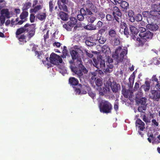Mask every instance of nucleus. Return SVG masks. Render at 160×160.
Masks as SVG:
<instances>
[{
    "label": "nucleus",
    "mask_w": 160,
    "mask_h": 160,
    "mask_svg": "<svg viewBox=\"0 0 160 160\" xmlns=\"http://www.w3.org/2000/svg\"><path fill=\"white\" fill-rule=\"evenodd\" d=\"M86 5L87 6L86 8H88L89 9H91L93 12H95L96 7L95 6L93 3L90 0H87L86 1Z\"/></svg>",
    "instance_id": "25"
},
{
    "label": "nucleus",
    "mask_w": 160,
    "mask_h": 160,
    "mask_svg": "<svg viewBox=\"0 0 160 160\" xmlns=\"http://www.w3.org/2000/svg\"><path fill=\"white\" fill-rule=\"evenodd\" d=\"M122 15H120L119 16H113V22L115 24H120L122 21Z\"/></svg>",
    "instance_id": "33"
},
{
    "label": "nucleus",
    "mask_w": 160,
    "mask_h": 160,
    "mask_svg": "<svg viewBox=\"0 0 160 160\" xmlns=\"http://www.w3.org/2000/svg\"><path fill=\"white\" fill-rule=\"evenodd\" d=\"M15 25H21L22 24V23L24 22V21H23V20H20V19L19 18H16L15 20Z\"/></svg>",
    "instance_id": "48"
},
{
    "label": "nucleus",
    "mask_w": 160,
    "mask_h": 160,
    "mask_svg": "<svg viewBox=\"0 0 160 160\" xmlns=\"http://www.w3.org/2000/svg\"><path fill=\"white\" fill-rule=\"evenodd\" d=\"M153 36V33L150 32L148 30L144 33V34L141 33L140 37H142L146 38L147 40H150L152 39Z\"/></svg>",
    "instance_id": "14"
},
{
    "label": "nucleus",
    "mask_w": 160,
    "mask_h": 160,
    "mask_svg": "<svg viewBox=\"0 0 160 160\" xmlns=\"http://www.w3.org/2000/svg\"><path fill=\"white\" fill-rule=\"evenodd\" d=\"M151 20V17H148L147 18V20L148 24L146 25V27L147 30L154 32L158 30L159 28L158 26L155 23H152L150 21Z\"/></svg>",
    "instance_id": "11"
},
{
    "label": "nucleus",
    "mask_w": 160,
    "mask_h": 160,
    "mask_svg": "<svg viewBox=\"0 0 160 160\" xmlns=\"http://www.w3.org/2000/svg\"><path fill=\"white\" fill-rule=\"evenodd\" d=\"M147 108V105L146 104H142L139 106L138 108V110L139 112H143V111H145Z\"/></svg>",
    "instance_id": "43"
},
{
    "label": "nucleus",
    "mask_w": 160,
    "mask_h": 160,
    "mask_svg": "<svg viewBox=\"0 0 160 160\" xmlns=\"http://www.w3.org/2000/svg\"><path fill=\"white\" fill-rule=\"evenodd\" d=\"M97 38H95L96 40V42L98 41L100 44H104L106 41V39L102 36L99 37L98 34H97Z\"/></svg>",
    "instance_id": "36"
},
{
    "label": "nucleus",
    "mask_w": 160,
    "mask_h": 160,
    "mask_svg": "<svg viewBox=\"0 0 160 160\" xmlns=\"http://www.w3.org/2000/svg\"><path fill=\"white\" fill-rule=\"evenodd\" d=\"M142 14L144 17H147L149 15H150V11H146L142 12Z\"/></svg>",
    "instance_id": "64"
},
{
    "label": "nucleus",
    "mask_w": 160,
    "mask_h": 160,
    "mask_svg": "<svg viewBox=\"0 0 160 160\" xmlns=\"http://www.w3.org/2000/svg\"><path fill=\"white\" fill-rule=\"evenodd\" d=\"M151 124L152 126L156 127L158 126L159 125L158 122L155 119L152 120Z\"/></svg>",
    "instance_id": "53"
},
{
    "label": "nucleus",
    "mask_w": 160,
    "mask_h": 160,
    "mask_svg": "<svg viewBox=\"0 0 160 160\" xmlns=\"http://www.w3.org/2000/svg\"><path fill=\"white\" fill-rule=\"evenodd\" d=\"M43 5L42 4H39L33 7V8L31 9L30 12L31 13H36L39 12L43 8Z\"/></svg>",
    "instance_id": "19"
},
{
    "label": "nucleus",
    "mask_w": 160,
    "mask_h": 160,
    "mask_svg": "<svg viewBox=\"0 0 160 160\" xmlns=\"http://www.w3.org/2000/svg\"><path fill=\"white\" fill-rule=\"evenodd\" d=\"M79 49L73 50L70 52V54L72 57V59L73 60H77L78 58L79 54Z\"/></svg>",
    "instance_id": "24"
},
{
    "label": "nucleus",
    "mask_w": 160,
    "mask_h": 160,
    "mask_svg": "<svg viewBox=\"0 0 160 160\" xmlns=\"http://www.w3.org/2000/svg\"><path fill=\"white\" fill-rule=\"evenodd\" d=\"M140 38L138 37L136 38V40L138 42V45L139 46H142L144 45H148V40L144 38L140 37Z\"/></svg>",
    "instance_id": "17"
},
{
    "label": "nucleus",
    "mask_w": 160,
    "mask_h": 160,
    "mask_svg": "<svg viewBox=\"0 0 160 160\" xmlns=\"http://www.w3.org/2000/svg\"><path fill=\"white\" fill-rule=\"evenodd\" d=\"M1 14L2 15H4V16L8 18H9L10 17V12L8 9L7 8L2 9L1 11Z\"/></svg>",
    "instance_id": "30"
},
{
    "label": "nucleus",
    "mask_w": 160,
    "mask_h": 160,
    "mask_svg": "<svg viewBox=\"0 0 160 160\" xmlns=\"http://www.w3.org/2000/svg\"><path fill=\"white\" fill-rule=\"evenodd\" d=\"M136 125L137 126L138 125H139L138 126V128H139V130L141 131H143L145 127V124L140 119H137L136 121Z\"/></svg>",
    "instance_id": "21"
},
{
    "label": "nucleus",
    "mask_w": 160,
    "mask_h": 160,
    "mask_svg": "<svg viewBox=\"0 0 160 160\" xmlns=\"http://www.w3.org/2000/svg\"><path fill=\"white\" fill-rule=\"evenodd\" d=\"M80 13L85 16L87 15H91L93 14L90 9L86 7L81 8L80 10Z\"/></svg>",
    "instance_id": "15"
},
{
    "label": "nucleus",
    "mask_w": 160,
    "mask_h": 160,
    "mask_svg": "<svg viewBox=\"0 0 160 160\" xmlns=\"http://www.w3.org/2000/svg\"><path fill=\"white\" fill-rule=\"evenodd\" d=\"M34 52L35 55L37 56V58L40 59L41 58H40V56L42 55L41 52H39L36 50H35Z\"/></svg>",
    "instance_id": "63"
},
{
    "label": "nucleus",
    "mask_w": 160,
    "mask_h": 160,
    "mask_svg": "<svg viewBox=\"0 0 160 160\" xmlns=\"http://www.w3.org/2000/svg\"><path fill=\"white\" fill-rule=\"evenodd\" d=\"M150 98L154 101L158 102L160 99V91L155 90H151L149 94Z\"/></svg>",
    "instance_id": "9"
},
{
    "label": "nucleus",
    "mask_w": 160,
    "mask_h": 160,
    "mask_svg": "<svg viewBox=\"0 0 160 160\" xmlns=\"http://www.w3.org/2000/svg\"><path fill=\"white\" fill-rule=\"evenodd\" d=\"M108 34L109 38H115L117 35L116 31L115 29L111 28L109 30Z\"/></svg>",
    "instance_id": "28"
},
{
    "label": "nucleus",
    "mask_w": 160,
    "mask_h": 160,
    "mask_svg": "<svg viewBox=\"0 0 160 160\" xmlns=\"http://www.w3.org/2000/svg\"><path fill=\"white\" fill-rule=\"evenodd\" d=\"M89 95L92 99H94V98L96 96V94L91 91V90L88 91Z\"/></svg>",
    "instance_id": "59"
},
{
    "label": "nucleus",
    "mask_w": 160,
    "mask_h": 160,
    "mask_svg": "<svg viewBox=\"0 0 160 160\" xmlns=\"http://www.w3.org/2000/svg\"><path fill=\"white\" fill-rule=\"evenodd\" d=\"M68 2V0H58L57 4L60 11L68 12V11L67 5Z\"/></svg>",
    "instance_id": "10"
},
{
    "label": "nucleus",
    "mask_w": 160,
    "mask_h": 160,
    "mask_svg": "<svg viewBox=\"0 0 160 160\" xmlns=\"http://www.w3.org/2000/svg\"><path fill=\"white\" fill-rule=\"evenodd\" d=\"M141 88L143 89L145 92H148L150 88V83L149 81H146L144 84L141 86Z\"/></svg>",
    "instance_id": "27"
},
{
    "label": "nucleus",
    "mask_w": 160,
    "mask_h": 160,
    "mask_svg": "<svg viewBox=\"0 0 160 160\" xmlns=\"http://www.w3.org/2000/svg\"><path fill=\"white\" fill-rule=\"evenodd\" d=\"M129 29L131 32V34L137 35L138 33V30L134 26L130 25L129 26Z\"/></svg>",
    "instance_id": "39"
},
{
    "label": "nucleus",
    "mask_w": 160,
    "mask_h": 160,
    "mask_svg": "<svg viewBox=\"0 0 160 160\" xmlns=\"http://www.w3.org/2000/svg\"><path fill=\"white\" fill-rule=\"evenodd\" d=\"M120 23V27L122 29H124L125 28L128 27L126 23L124 22H122V21Z\"/></svg>",
    "instance_id": "57"
},
{
    "label": "nucleus",
    "mask_w": 160,
    "mask_h": 160,
    "mask_svg": "<svg viewBox=\"0 0 160 160\" xmlns=\"http://www.w3.org/2000/svg\"><path fill=\"white\" fill-rule=\"evenodd\" d=\"M100 69H101L102 70H100L99 71V73L100 74L102 73L103 72L102 70H103L104 72L106 69V65L105 61L103 60L102 59L101 60V62H100V65H99Z\"/></svg>",
    "instance_id": "34"
},
{
    "label": "nucleus",
    "mask_w": 160,
    "mask_h": 160,
    "mask_svg": "<svg viewBox=\"0 0 160 160\" xmlns=\"http://www.w3.org/2000/svg\"><path fill=\"white\" fill-rule=\"evenodd\" d=\"M28 12L25 11H23L21 14L20 17L21 20H23L24 22L27 20V17L28 16Z\"/></svg>",
    "instance_id": "32"
},
{
    "label": "nucleus",
    "mask_w": 160,
    "mask_h": 160,
    "mask_svg": "<svg viewBox=\"0 0 160 160\" xmlns=\"http://www.w3.org/2000/svg\"><path fill=\"white\" fill-rule=\"evenodd\" d=\"M96 39L93 38L92 36L89 39L85 41L86 44L88 46L91 47L96 45Z\"/></svg>",
    "instance_id": "18"
},
{
    "label": "nucleus",
    "mask_w": 160,
    "mask_h": 160,
    "mask_svg": "<svg viewBox=\"0 0 160 160\" xmlns=\"http://www.w3.org/2000/svg\"><path fill=\"white\" fill-rule=\"evenodd\" d=\"M102 51L103 53L108 54L110 52V49L109 46L107 45H104L102 48Z\"/></svg>",
    "instance_id": "40"
},
{
    "label": "nucleus",
    "mask_w": 160,
    "mask_h": 160,
    "mask_svg": "<svg viewBox=\"0 0 160 160\" xmlns=\"http://www.w3.org/2000/svg\"><path fill=\"white\" fill-rule=\"evenodd\" d=\"M122 94L123 95L124 97L125 98H132L133 92L130 90L126 89L125 88L122 87Z\"/></svg>",
    "instance_id": "12"
},
{
    "label": "nucleus",
    "mask_w": 160,
    "mask_h": 160,
    "mask_svg": "<svg viewBox=\"0 0 160 160\" xmlns=\"http://www.w3.org/2000/svg\"><path fill=\"white\" fill-rule=\"evenodd\" d=\"M84 15H83L82 14H79L77 16V18L80 21H82L84 19Z\"/></svg>",
    "instance_id": "52"
},
{
    "label": "nucleus",
    "mask_w": 160,
    "mask_h": 160,
    "mask_svg": "<svg viewBox=\"0 0 160 160\" xmlns=\"http://www.w3.org/2000/svg\"><path fill=\"white\" fill-rule=\"evenodd\" d=\"M50 62L55 65H58L59 63H62L63 61L62 58L58 55L52 53L49 58Z\"/></svg>",
    "instance_id": "7"
},
{
    "label": "nucleus",
    "mask_w": 160,
    "mask_h": 160,
    "mask_svg": "<svg viewBox=\"0 0 160 160\" xmlns=\"http://www.w3.org/2000/svg\"><path fill=\"white\" fill-rule=\"evenodd\" d=\"M77 22V20L75 18L71 17L70 18L69 20L66 23L63 25V27L67 31H71Z\"/></svg>",
    "instance_id": "8"
},
{
    "label": "nucleus",
    "mask_w": 160,
    "mask_h": 160,
    "mask_svg": "<svg viewBox=\"0 0 160 160\" xmlns=\"http://www.w3.org/2000/svg\"><path fill=\"white\" fill-rule=\"evenodd\" d=\"M74 60L72 59L69 61L70 64V68L71 71L78 75L80 80L81 81V79L83 78H84L82 72L86 74L87 73L88 71L81 63L82 61L81 60L79 61L80 63L79 64L78 67H74V66H75L74 62Z\"/></svg>",
    "instance_id": "2"
},
{
    "label": "nucleus",
    "mask_w": 160,
    "mask_h": 160,
    "mask_svg": "<svg viewBox=\"0 0 160 160\" xmlns=\"http://www.w3.org/2000/svg\"><path fill=\"white\" fill-rule=\"evenodd\" d=\"M66 12L61 11L58 13V16L63 21H67L69 18V16Z\"/></svg>",
    "instance_id": "13"
},
{
    "label": "nucleus",
    "mask_w": 160,
    "mask_h": 160,
    "mask_svg": "<svg viewBox=\"0 0 160 160\" xmlns=\"http://www.w3.org/2000/svg\"><path fill=\"white\" fill-rule=\"evenodd\" d=\"M106 68V67L105 70L104 71V72L106 73H110L112 71V69L113 67V64L112 63H109L107 62Z\"/></svg>",
    "instance_id": "26"
},
{
    "label": "nucleus",
    "mask_w": 160,
    "mask_h": 160,
    "mask_svg": "<svg viewBox=\"0 0 160 160\" xmlns=\"http://www.w3.org/2000/svg\"><path fill=\"white\" fill-rule=\"evenodd\" d=\"M106 18L107 20L108 21H112L113 22V17L110 14H107L106 16Z\"/></svg>",
    "instance_id": "55"
},
{
    "label": "nucleus",
    "mask_w": 160,
    "mask_h": 160,
    "mask_svg": "<svg viewBox=\"0 0 160 160\" xmlns=\"http://www.w3.org/2000/svg\"><path fill=\"white\" fill-rule=\"evenodd\" d=\"M114 44L115 46H118L120 43L119 37L115 38L114 40Z\"/></svg>",
    "instance_id": "51"
},
{
    "label": "nucleus",
    "mask_w": 160,
    "mask_h": 160,
    "mask_svg": "<svg viewBox=\"0 0 160 160\" xmlns=\"http://www.w3.org/2000/svg\"><path fill=\"white\" fill-rule=\"evenodd\" d=\"M102 24L103 22H102L100 21H98L96 25H95L96 27V29H100L102 27Z\"/></svg>",
    "instance_id": "50"
},
{
    "label": "nucleus",
    "mask_w": 160,
    "mask_h": 160,
    "mask_svg": "<svg viewBox=\"0 0 160 160\" xmlns=\"http://www.w3.org/2000/svg\"><path fill=\"white\" fill-rule=\"evenodd\" d=\"M47 15L46 12H38L36 15V17L41 21L44 20L46 18Z\"/></svg>",
    "instance_id": "22"
},
{
    "label": "nucleus",
    "mask_w": 160,
    "mask_h": 160,
    "mask_svg": "<svg viewBox=\"0 0 160 160\" xmlns=\"http://www.w3.org/2000/svg\"><path fill=\"white\" fill-rule=\"evenodd\" d=\"M99 108L101 112L108 113H111L112 106L108 101L102 100L100 104Z\"/></svg>",
    "instance_id": "4"
},
{
    "label": "nucleus",
    "mask_w": 160,
    "mask_h": 160,
    "mask_svg": "<svg viewBox=\"0 0 160 160\" xmlns=\"http://www.w3.org/2000/svg\"><path fill=\"white\" fill-rule=\"evenodd\" d=\"M142 19V15L139 13L137 14L135 18V20L138 22L141 21Z\"/></svg>",
    "instance_id": "49"
},
{
    "label": "nucleus",
    "mask_w": 160,
    "mask_h": 160,
    "mask_svg": "<svg viewBox=\"0 0 160 160\" xmlns=\"http://www.w3.org/2000/svg\"><path fill=\"white\" fill-rule=\"evenodd\" d=\"M128 53V48L125 47L122 49L121 46L118 47L115 50V52L112 54V57L115 59L118 63L122 62Z\"/></svg>",
    "instance_id": "3"
},
{
    "label": "nucleus",
    "mask_w": 160,
    "mask_h": 160,
    "mask_svg": "<svg viewBox=\"0 0 160 160\" xmlns=\"http://www.w3.org/2000/svg\"><path fill=\"white\" fill-rule=\"evenodd\" d=\"M97 89L99 91V94L100 96H103L104 95V92L102 91V88L101 87L98 88Z\"/></svg>",
    "instance_id": "62"
},
{
    "label": "nucleus",
    "mask_w": 160,
    "mask_h": 160,
    "mask_svg": "<svg viewBox=\"0 0 160 160\" xmlns=\"http://www.w3.org/2000/svg\"><path fill=\"white\" fill-rule=\"evenodd\" d=\"M35 16L33 14H31L30 15V20L31 22H33L35 21Z\"/></svg>",
    "instance_id": "58"
},
{
    "label": "nucleus",
    "mask_w": 160,
    "mask_h": 160,
    "mask_svg": "<svg viewBox=\"0 0 160 160\" xmlns=\"http://www.w3.org/2000/svg\"><path fill=\"white\" fill-rule=\"evenodd\" d=\"M93 61L94 62L93 65L98 69H100L99 65H100V62H101V60L102 59L100 58L96 59L95 58H93Z\"/></svg>",
    "instance_id": "35"
},
{
    "label": "nucleus",
    "mask_w": 160,
    "mask_h": 160,
    "mask_svg": "<svg viewBox=\"0 0 160 160\" xmlns=\"http://www.w3.org/2000/svg\"><path fill=\"white\" fill-rule=\"evenodd\" d=\"M97 14L98 17L99 18H100L102 19H103L105 17V14L103 12H102L101 11H99L98 12Z\"/></svg>",
    "instance_id": "45"
},
{
    "label": "nucleus",
    "mask_w": 160,
    "mask_h": 160,
    "mask_svg": "<svg viewBox=\"0 0 160 160\" xmlns=\"http://www.w3.org/2000/svg\"><path fill=\"white\" fill-rule=\"evenodd\" d=\"M5 17L4 16L2 15L0 16V21L1 22V23L2 25L3 24L5 23Z\"/></svg>",
    "instance_id": "61"
},
{
    "label": "nucleus",
    "mask_w": 160,
    "mask_h": 160,
    "mask_svg": "<svg viewBox=\"0 0 160 160\" xmlns=\"http://www.w3.org/2000/svg\"><path fill=\"white\" fill-rule=\"evenodd\" d=\"M95 84L98 88L101 87L102 85V80L100 78H98Z\"/></svg>",
    "instance_id": "44"
},
{
    "label": "nucleus",
    "mask_w": 160,
    "mask_h": 160,
    "mask_svg": "<svg viewBox=\"0 0 160 160\" xmlns=\"http://www.w3.org/2000/svg\"><path fill=\"white\" fill-rule=\"evenodd\" d=\"M150 15L151 17L155 20L160 19V12L153 9L150 11Z\"/></svg>",
    "instance_id": "16"
},
{
    "label": "nucleus",
    "mask_w": 160,
    "mask_h": 160,
    "mask_svg": "<svg viewBox=\"0 0 160 160\" xmlns=\"http://www.w3.org/2000/svg\"><path fill=\"white\" fill-rule=\"evenodd\" d=\"M153 9L160 12V3L158 4H154L152 6Z\"/></svg>",
    "instance_id": "47"
},
{
    "label": "nucleus",
    "mask_w": 160,
    "mask_h": 160,
    "mask_svg": "<svg viewBox=\"0 0 160 160\" xmlns=\"http://www.w3.org/2000/svg\"><path fill=\"white\" fill-rule=\"evenodd\" d=\"M55 3L53 2V0H51L49 2V11L52 12L53 11Z\"/></svg>",
    "instance_id": "41"
},
{
    "label": "nucleus",
    "mask_w": 160,
    "mask_h": 160,
    "mask_svg": "<svg viewBox=\"0 0 160 160\" xmlns=\"http://www.w3.org/2000/svg\"><path fill=\"white\" fill-rule=\"evenodd\" d=\"M120 4V5L121 8L122 10L125 12H126L127 10L129 8L128 3L126 1H122Z\"/></svg>",
    "instance_id": "20"
},
{
    "label": "nucleus",
    "mask_w": 160,
    "mask_h": 160,
    "mask_svg": "<svg viewBox=\"0 0 160 160\" xmlns=\"http://www.w3.org/2000/svg\"><path fill=\"white\" fill-rule=\"evenodd\" d=\"M112 11L113 16H119L120 15H122L121 11L117 6H115L113 7Z\"/></svg>",
    "instance_id": "31"
},
{
    "label": "nucleus",
    "mask_w": 160,
    "mask_h": 160,
    "mask_svg": "<svg viewBox=\"0 0 160 160\" xmlns=\"http://www.w3.org/2000/svg\"><path fill=\"white\" fill-rule=\"evenodd\" d=\"M136 101L138 103H140L141 104H146L147 99L145 98H138V96H136Z\"/></svg>",
    "instance_id": "29"
},
{
    "label": "nucleus",
    "mask_w": 160,
    "mask_h": 160,
    "mask_svg": "<svg viewBox=\"0 0 160 160\" xmlns=\"http://www.w3.org/2000/svg\"><path fill=\"white\" fill-rule=\"evenodd\" d=\"M32 3L30 2H27L24 3H23V7L22 8V11H25L28 10L31 6Z\"/></svg>",
    "instance_id": "38"
},
{
    "label": "nucleus",
    "mask_w": 160,
    "mask_h": 160,
    "mask_svg": "<svg viewBox=\"0 0 160 160\" xmlns=\"http://www.w3.org/2000/svg\"><path fill=\"white\" fill-rule=\"evenodd\" d=\"M74 88L76 92L78 94H80L81 93L83 94H85L87 93V91L91 90L88 85H82L81 84H79L77 87H74Z\"/></svg>",
    "instance_id": "5"
},
{
    "label": "nucleus",
    "mask_w": 160,
    "mask_h": 160,
    "mask_svg": "<svg viewBox=\"0 0 160 160\" xmlns=\"http://www.w3.org/2000/svg\"><path fill=\"white\" fill-rule=\"evenodd\" d=\"M88 19L89 22L92 23L96 20V18L95 17L92 16L91 15L90 16L88 17Z\"/></svg>",
    "instance_id": "46"
},
{
    "label": "nucleus",
    "mask_w": 160,
    "mask_h": 160,
    "mask_svg": "<svg viewBox=\"0 0 160 160\" xmlns=\"http://www.w3.org/2000/svg\"><path fill=\"white\" fill-rule=\"evenodd\" d=\"M139 31H140V33L139 34V36L140 37V34L142 33V34H144V33L146 32V29L145 28L142 27H140Z\"/></svg>",
    "instance_id": "56"
},
{
    "label": "nucleus",
    "mask_w": 160,
    "mask_h": 160,
    "mask_svg": "<svg viewBox=\"0 0 160 160\" xmlns=\"http://www.w3.org/2000/svg\"><path fill=\"white\" fill-rule=\"evenodd\" d=\"M152 63L155 65H158L160 64V58L154 57L151 60Z\"/></svg>",
    "instance_id": "42"
},
{
    "label": "nucleus",
    "mask_w": 160,
    "mask_h": 160,
    "mask_svg": "<svg viewBox=\"0 0 160 160\" xmlns=\"http://www.w3.org/2000/svg\"><path fill=\"white\" fill-rule=\"evenodd\" d=\"M69 83L71 85L73 86H76V87H77V86L79 84V82L78 80L74 77H70L69 79ZM74 87H73V88Z\"/></svg>",
    "instance_id": "23"
},
{
    "label": "nucleus",
    "mask_w": 160,
    "mask_h": 160,
    "mask_svg": "<svg viewBox=\"0 0 160 160\" xmlns=\"http://www.w3.org/2000/svg\"><path fill=\"white\" fill-rule=\"evenodd\" d=\"M104 84L105 86L108 90L110 88L113 92H116L118 91V86L116 83L112 79L109 78L108 80L104 81Z\"/></svg>",
    "instance_id": "6"
},
{
    "label": "nucleus",
    "mask_w": 160,
    "mask_h": 160,
    "mask_svg": "<svg viewBox=\"0 0 160 160\" xmlns=\"http://www.w3.org/2000/svg\"><path fill=\"white\" fill-rule=\"evenodd\" d=\"M34 24H29L26 23L23 27L18 28L16 32V37L20 42H23L25 39L26 36L24 34L20 36L22 34L25 32H28L27 37L29 40L32 38L35 34L36 28Z\"/></svg>",
    "instance_id": "1"
},
{
    "label": "nucleus",
    "mask_w": 160,
    "mask_h": 160,
    "mask_svg": "<svg viewBox=\"0 0 160 160\" xmlns=\"http://www.w3.org/2000/svg\"><path fill=\"white\" fill-rule=\"evenodd\" d=\"M124 29V34L126 36L127 38L128 37V36L129 35V33L128 31V27L125 28Z\"/></svg>",
    "instance_id": "54"
},
{
    "label": "nucleus",
    "mask_w": 160,
    "mask_h": 160,
    "mask_svg": "<svg viewBox=\"0 0 160 160\" xmlns=\"http://www.w3.org/2000/svg\"><path fill=\"white\" fill-rule=\"evenodd\" d=\"M63 55L66 56L68 54V50H67V48L66 46H64L63 47V49L62 51Z\"/></svg>",
    "instance_id": "60"
},
{
    "label": "nucleus",
    "mask_w": 160,
    "mask_h": 160,
    "mask_svg": "<svg viewBox=\"0 0 160 160\" xmlns=\"http://www.w3.org/2000/svg\"><path fill=\"white\" fill-rule=\"evenodd\" d=\"M84 28L88 30H97L95 25L92 23L85 26L84 27Z\"/></svg>",
    "instance_id": "37"
}]
</instances>
